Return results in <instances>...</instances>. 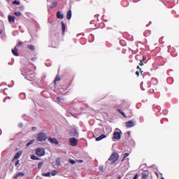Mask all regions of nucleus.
<instances>
[{
  "label": "nucleus",
  "instance_id": "23",
  "mask_svg": "<svg viewBox=\"0 0 179 179\" xmlns=\"http://www.w3.org/2000/svg\"><path fill=\"white\" fill-rule=\"evenodd\" d=\"M57 166H59L61 164V160L58 158L55 160Z\"/></svg>",
  "mask_w": 179,
  "mask_h": 179
},
{
  "label": "nucleus",
  "instance_id": "13",
  "mask_svg": "<svg viewBox=\"0 0 179 179\" xmlns=\"http://www.w3.org/2000/svg\"><path fill=\"white\" fill-rule=\"evenodd\" d=\"M105 138H106V136L104 134H101L99 137L96 138V141L99 142V141H101L102 139H104Z\"/></svg>",
  "mask_w": 179,
  "mask_h": 179
},
{
  "label": "nucleus",
  "instance_id": "30",
  "mask_svg": "<svg viewBox=\"0 0 179 179\" xmlns=\"http://www.w3.org/2000/svg\"><path fill=\"white\" fill-rule=\"evenodd\" d=\"M69 163H71V164H75V163H76V162L73 159H69Z\"/></svg>",
  "mask_w": 179,
  "mask_h": 179
},
{
  "label": "nucleus",
  "instance_id": "4",
  "mask_svg": "<svg viewBox=\"0 0 179 179\" xmlns=\"http://www.w3.org/2000/svg\"><path fill=\"white\" fill-rule=\"evenodd\" d=\"M36 154L37 156H39V157H41L45 155V150L44 148H38L36 149Z\"/></svg>",
  "mask_w": 179,
  "mask_h": 179
},
{
  "label": "nucleus",
  "instance_id": "20",
  "mask_svg": "<svg viewBox=\"0 0 179 179\" xmlns=\"http://www.w3.org/2000/svg\"><path fill=\"white\" fill-rule=\"evenodd\" d=\"M34 143V140H31L29 143H27V148H29L30 145H33Z\"/></svg>",
  "mask_w": 179,
  "mask_h": 179
},
{
  "label": "nucleus",
  "instance_id": "26",
  "mask_svg": "<svg viewBox=\"0 0 179 179\" xmlns=\"http://www.w3.org/2000/svg\"><path fill=\"white\" fill-rule=\"evenodd\" d=\"M150 35V31H145L144 32V36H145V37H148V36Z\"/></svg>",
  "mask_w": 179,
  "mask_h": 179
},
{
  "label": "nucleus",
  "instance_id": "19",
  "mask_svg": "<svg viewBox=\"0 0 179 179\" xmlns=\"http://www.w3.org/2000/svg\"><path fill=\"white\" fill-rule=\"evenodd\" d=\"M27 48H29V50H31V51H34L35 50L34 45H28Z\"/></svg>",
  "mask_w": 179,
  "mask_h": 179
},
{
  "label": "nucleus",
  "instance_id": "24",
  "mask_svg": "<svg viewBox=\"0 0 179 179\" xmlns=\"http://www.w3.org/2000/svg\"><path fill=\"white\" fill-rule=\"evenodd\" d=\"M142 179H147L148 178V174L143 173H142V176H141Z\"/></svg>",
  "mask_w": 179,
  "mask_h": 179
},
{
  "label": "nucleus",
  "instance_id": "44",
  "mask_svg": "<svg viewBox=\"0 0 179 179\" xmlns=\"http://www.w3.org/2000/svg\"><path fill=\"white\" fill-rule=\"evenodd\" d=\"M31 61H36V57L32 58Z\"/></svg>",
  "mask_w": 179,
  "mask_h": 179
},
{
  "label": "nucleus",
  "instance_id": "49",
  "mask_svg": "<svg viewBox=\"0 0 179 179\" xmlns=\"http://www.w3.org/2000/svg\"><path fill=\"white\" fill-rule=\"evenodd\" d=\"M142 90H145V88H142Z\"/></svg>",
  "mask_w": 179,
  "mask_h": 179
},
{
  "label": "nucleus",
  "instance_id": "12",
  "mask_svg": "<svg viewBox=\"0 0 179 179\" xmlns=\"http://www.w3.org/2000/svg\"><path fill=\"white\" fill-rule=\"evenodd\" d=\"M66 17H67L68 20H71V18L72 17V10H69L67 12Z\"/></svg>",
  "mask_w": 179,
  "mask_h": 179
},
{
  "label": "nucleus",
  "instance_id": "5",
  "mask_svg": "<svg viewBox=\"0 0 179 179\" xmlns=\"http://www.w3.org/2000/svg\"><path fill=\"white\" fill-rule=\"evenodd\" d=\"M69 143L71 146H77L78 145V139L75 138H69Z\"/></svg>",
  "mask_w": 179,
  "mask_h": 179
},
{
  "label": "nucleus",
  "instance_id": "38",
  "mask_svg": "<svg viewBox=\"0 0 179 179\" xmlns=\"http://www.w3.org/2000/svg\"><path fill=\"white\" fill-rule=\"evenodd\" d=\"M18 126L20 127V128H22L23 127V124L20 123Z\"/></svg>",
  "mask_w": 179,
  "mask_h": 179
},
{
  "label": "nucleus",
  "instance_id": "25",
  "mask_svg": "<svg viewBox=\"0 0 179 179\" xmlns=\"http://www.w3.org/2000/svg\"><path fill=\"white\" fill-rule=\"evenodd\" d=\"M117 111H119V113H120V114H122V115H123V117H124V118H127V115L124 114V112H122V110L118 109Z\"/></svg>",
  "mask_w": 179,
  "mask_h": 179
},
{
  "label": "nucleus",
  "instance_id": "3",
  "mask_svg": "<svg viewBox=\"0 0 179 179\" xmlns=\"http://www.w3.org/2000/svg\"><path fill=\"white\" fill-rule=\"evenodd\" d=\"M113 139H116V141H120V139H121V130H120V129H115L113 134Z\"/></svg>",
  "mask_w": 179,
  "mask_h": 179
},
{
  "label": "nucleus",
  "instance_id": "50",
  "mask_svg": "<svg viewBox=\"0 0 179 179\" xmlns=\"http://www.w3.org/2000/svg\"><path fill=\"white\" fill-rule=\"evenodd\" d=\"M3 101L5 102V101H6V99H4Z\"/></svg>",
  "mask_w": 179,
  "mask_h": 179
},
{
  "label": "nucleus",
  "instance_id": "48",
  "mask_svg": "<svg viewBox=\"0 0 179 179\" xmlns=\"http://www.w3.org/2000/svg\"><path fill=\"white\" fill-rule=\"evenodd\" d=\"M137 69H139V66H137Z\"/></svg>",
  "mask_w": 179,
  "mask_h": 179
},
{
  "label": "nucleus",
  "instance_id": "8",
  "mask_svg": "<svg viewBox=\"0 0 179 179\" xmlns=\"http://www.w3.org/2000/svg\"><path fill=\"white\" fill-rule=\"evenodd\" d=\"M126 127L127 128H132V127H135V123L132 120L128 121L126 122Z\"/></svg>",
  "mask_w": 179,
  "mask_h": 179
},
{
  "label": "nucleus",
  "instance_id": "28",
  "mask_svg": "<svg viewBox=\"0 0 179 179\" xmlns=\"http://www.w3.org/2000/svg\"><path fill=\"white\" fill-rule=\"evenodd\" d=\"M57 80H61V77H59V76H57L54 82L55 83L57 81Z\"/></svg>",
  "mask_w": 179,
  "mask_h": 179
},
{
  "label": "nucleus",
  "instance_id": "7",
  "mask_svg": "<svg viewBox=\"0 0 179 179\" xmlns=\"http://www.w3.org/2000/svg\"><path fill=\"white\" fill-rule=\"evenodd\" d=\"M48 141L50 143L54 145H58L59 143L58 140H57L55 138H48Z\"/></svg>",
  "mask_w": 179,
  "mask_h": 179
},
{
  "label": "nucleus",
  "instance_id": "42",
  "mask_svg": "<svg viewBox=\"0 0 179 179\" xmlns=\"http://www.w3.org/2000/svg\"><path fill=\"white\" fill-rule=\"evenodd\" d=\"M25 79H27L28 80H31L29 78V74L27 76V77L25 78Z\"/></svg>",
  "mask_w": 179,
  "mask_h": 179
},
{
  "label": "nucleus",
  "instance_id": "14",
  "mask_svg": "<svg viewBox=\"0 0 179 179\" xmlns=\"http://www.w3.org/2000/svg\"><path fill=\"white\" fill-rule=\"evenodd\" d=\"M56 101H57L59 104H62V103H64V99H61L59 96H57Z\"/></svg>",
  "mask_w": 179,
  "mask_h": 179
},
{
  "label": "nucleus",
  "instance_id": "21",
  "mask_svg": "<svg viewBox=\"0 0 179 179\" xmlns=\"http://www.w3.org/2000/svg\"><path fill=\"white\" fill-rule=\"evenodd\" d=\"M128 156H129V153H128V152L124 153V157L122 159V162H124V160H125V159H127V157H128Z\"/></svg>",
  "mask_w": 179,
  "mask_h": 179
},
{
  "label": "nucleus",
  "instance_id": "22",
  "mask_svg": "<svg viewBox=\"0 0 179 179\" xmlns=\"http://www.w3.org/2000/svg\"><path fill=\"white\" fill-rule=\"evenodd\" d=\"M42 176H43L44 177H50V176H51V172H48L46 173H42Z\"/></svg>",
  "mask_w": 179,
  "mask_h": 179
},
{
  "label": "nucleus",
  "instance_id": "15",
  "mask_svg": "<svg viewBox=\"0 0 179 179\" xmlns=\"http://www.w3.org/2000/svg\"><path fill=\"white\" fill-rule=\"evenodd\" d=\"M8 22H10L11 23H15V17L12 15H8Z\"/></svg>",
  "mask_w": 179,
  "mask_h": 179
},
{
  "label": "nucleus",
  "instance_id": "11",
  "mask_svg": "<svg viewBox=\"0 0 179 179\" xmlns=\"http://www.w3.org/2000/svg\"><path fill=\"white\" fill-rule=\"evenodd\" d=\"M57 19H64V14L61 13V11H57Z\"/></svg>",
  "mask_w": 179,
  "mask_h": 179
},
{
  "label": "nucleus",
  "instance_id": "43",
  "mask_svg": "<svg viewBox=\"0 0 179 179\" xmlns=\"http://www.w3.org/2000/svg\"><path fill=\"white\" fill-rule=\"evenodd\" d=\"M136 75H137V76H139V71H136Z\"/></svg>",
  "mask_w": 179,
  "mask_h": 179
},
{
  "label": "nucleus",
  "instance_id": "53",
  "mask_svg": "<svg viewBox=\"0 0 179 179\" xmlns=\"http://www.w3.org/2000/svg\"><path fill=\"white\" fill-rule=\"evenodd\" d=\"M48 1H50V0H48Z\"/></svg>",
  "mask_w": 179,
  "mask_h": 179
},
{
  "label": "nucleus",
  "instance_id": "46",
  "mask_svg": "<svg viewBox=\"0 0 179 179\" xmlns=\"http://www.w3.org/2000/svg\"><path fill=\"white\" fill-rule=\"evenodd\" d=\"M117 178H118V179H121V176H118Z\"/></svg>",
  "mask_w": 179,
  "mask_h": 179
},
{
  "label": "nucleus",
  "instance_id": "31",
  "mask_svg": "<svg viewBox=\"0 0 179 179\" xmlns=\"http://www.w3.org/2000/svg\"><path fill=\"white\" fill-rule=\"evenodd\" d=\"M13 3L14 4V5H20V1H17V0H15L13 2Z\"/></svg>",
  "mask_w": 179,
  "mask_h": 179
},
{
  "label": "nucleus",
  "instance_id": "32",
  "mask_svg": "<svg viewBox=\"0 0 179 179\" xmlns=\"http://www.w3.org/2000/svg\"><path fill=\"white\" fill-rule=\"evenodd\" d=\"M15 16H22V13H20V12H15Z\"/></svg>",
  "mask_w": 179,
  "mask_h": 179
},
{
  "label": "nucleus",
  "instance_id": "47",
  "mask_svg": "<svg viewBox=\"0 0 179 179\" xmlns=\"http://www.w3.org/2000/svg\"><path fill=\"white\" fill-rule=\"evenodd\" d=\"M0 34H2V31L0 30Z\"/></svg>",
  "mask_w": 179,
  "mask_h": 179
},
{
  "label": "nucleus",
  "instance_id": "37",
  "mask_svg": "<svg viewBox=\"0 0 179 179\" xmlns=\"http://www.w3.org/2000/svg\"><path fill=\"white\" fill-rule=\"evenodd\" d=\"M139 65H141V66H143V62H142V60L140 61Z\"/></svg>",
  "mask_w": 179,
  "mask_h": 179
},
{
  "label": "nucleus",
  "instance_id": "29",
  "mask_svg": "<svg viewBox=\"0 0 179 179\" xmlns=\"http://www.w3.org/2000/svg\"><path fill=\"white\" fill-rule=\"evenodd\" d=\"M52 176H57V174H58V171L53 170L51 173Z\"/></svg>",
  "mask_w": 179,
  "mask_h": 179
},
{
  "label": "nucleus",
  "instance_id": "45",
  "mask_svg": "<svg viewBox=\"0 0 179 179\" xmlns=\"http://www.w3.org/2000/svg\"><path fill=\"white\" fill-rule=\"evenodd\" d=\"M33 78H34V75L31 76V79H33Z\"/></svg>",
  "mask_w": 179,
  "mask_h": 179
},
{
  "label": "nucleus",
  "instance_id": "17",
  "mask_svg": "<svg viewBox=\"0 0 179 179\" xmlns=\"http://www.w3.org/2000/svg\"><path fill=\"white\" fill-rule=\"evenodd\" d=\"M23 176H24V173L23 172H19L17 176H15V178H17V177H23Z\"/></svg>",
  "mask_w": 179,
  "mask_h": 179
},
{
  "label": "nucleus",
  "instance_id": "6",
  "mask_svg": "<svg viewBox=\"0 0 179 179\" xmlns=\"http://www.w3.org/2000/svg\"><path fill=\"white\" fill-rule=\"evenodd\" d=\"M71 136H79V132L78 131V129L73 128L70 131Z\"/></svg>",
  "mask_w": 179,
  "mask_h": 179
},
{
  "label": "nucleus",
  "instance_id": "10",
  "mask_svg": "<svg viewBox=\"0 0 179 179\" xmlns=\"http://www.w3.org/2000/svg\"><path fill=\"white\" fill-rule=\"evenodd\" d=\"M12 52L15 57H19V53H17V48L16 46L12 50Z\"/></svg>",
  "mask_w": 179,
  "mask_h": 179
},
{
  "label": "nucleus",
  "instance_id": "1",
  "mask_svg": "<svg viewBox=\"0 0 179 179\" xmlns=\"http://www.w3.org/2000/svg\"><path fill=\"white\" fill-rule=\"evenodd\" d=\"M36 139L38 142H44L45 141H47V134L43 132H40L37 135Z\"/></svg>",
  "mask_w": 179,
  "mask_h": 179
},
{
  "label": "nucleus",
  "instance_id": "18",
  "mask_svg": "<svg viewBox=\"0 0 179 179\" xmlns=\"http://www.w3.org/2000/svg\"><path fill=\"white\" fill-rule=\"evenodd\" d=\"M62 31L63 34L65 33V23L64 22H62Z\"/></svg>",
  "mask_w": 179,
  "mask_h": 179
},
{
  "label": "nucleus",
  "instance_id": "39",
  "mask_svg": "<svg viewBox=\"0 0 179 179\" xmlns=\"http://www.w3.org/2000/svg\"><path fill=\"white\" fill-rule=\"evenodd\" d=\"M36 129H37V127H32V131H36Z\"/></svg>",
  "mask_w": 179,
  "mask_h": 179
},
{
  "label": "nucleus",
  "instance_id": "33",
  "mask_svg": "<svg viewBox=\"0 0 179 179\" xmlns=\"http://www.w3.org/2000/svg\"><path fill=\"white\" fill-rule=\"evenodd\" d=\"M41 167H43V163L42 162L38 164V169H41Z\"/></svg>",
  "mask_w": 179,
  "mask_h": 179
},
{
  "label": "nucleus",
  "instance_id": "52",
  "mask_svg": "<svg viewBox=\"0 0 179 179\" xmlns=\"http://www.w3.org/2000/svg\"><path fill=\"white\" fill-rule=\"evenodd\" d=\"M162 179H164V178H162Z\"/></svg>",
  "mask_w": 179,
  "mask_h": 179
},
{
  "label": "nucleus",
  "instance_id": "34",
  "mask_svg": "<svg viewBox=\"0 0 179 179\" xmlns=\"http://www.w3.org/2000/svg\"><path fill=\"white\" fill-rule=\"evenodd\" d=\"M21 44H22V43L20 42V43H18V44L15 47L17 48L18 47H20Z\"/></svg>",
  "mask_w": 179,
  "mask_h": 179
},
{
  "label": "nucleus",
  "instance_id": "27",
  "mask_svg": "<svg viewBox=\"0 0 179 179\" xmlns=\"http://www.w3.org/2000/svg\"><path fill=\"white\" fill-rule=\"evenodd\" d=\"M31 159L32 160H38V157H37L36 155H31Z\"/></svg>",
  "mask_w": 179,
  "mask_h": 179
},
{
  "label": "nucleus",
  "instance_id": "41",
  "mask_svg": "<svg viewBox=\"0 0 179 179\" xmlns=\"http://www.w3.org/2000/svg\"><path fill=\"white\" fill-rule=\"evenodd\" d=\"M134 179H138V174H136Z\"/></svg>",
  "mask_w": 179,
  "mask_h": 179
},
{
  "label": "nucleus",
  "instance_id": "16",
  "mask_svg": "<svg viewBox=\"0 0 179 179\" xmlns=\"http://www.w3.org/2000/svg\"><path fill=\"white\" fill-rule=\"evenodd\" d=\"M57 5H58V3L55 1H54L52 2V4L50 5V8H55V6H57Z\"/></svg>",
  "mask_w": 179,
  "mask_h": 179
},
{
  "label": "nucleus",
  "instance_id": "36",
  "mask_svg": "<svg viewBox=\"0 0 179 179\" xmlns=\"http://www.w3.org/2000/svg\"><path fill=\"white\" fill-rule=\"evenodd\" d=\"M19 164V160H17L15 163V166H17Z\"/></svg>",
  "mask_w": 179,
  "mask_h": 179
},
{
  "label": "nucleus",
  "instance_id": "40",
  "mask_svg": "<svg viewBox=\"0 0 179 179\" xmlns=\"http://www.w3.org/2000/svg\"><path fill=\"white\" fill-rule=\"evenodd\" d=\"M141 89H143V83H141Z\"/></svg>",
  "mask_w": 179,
  "mask_h": 179
},
{
  "label": "nucleus",
  "instance_id": "35",
  "mask_svg": "<svg viewBox=\"0 0 179 179\" xmlns=\"http://www.w3.org/2000/svg\"><path fill=\"white\" fill-rule=\"evenodd\" d=\"M77 162L78 163H83V160L79 159V160H77Z\"/></svg>",
  "mask_w": 179,
  "mask_h": 179
},
{
  "label": "nucleus",
  "instance_id": "2",
  "mask_svg": "<svg viewBox=\"0 0 179 179\" xmlns=\"http://www.w3.org/2000/svg\"><path fill=\"white\" fill-rule=\"evenodd\" d=\"M118 159H120V155H118L117 153H113L109 157L108 160L109 162H112V163L114 164L118 161Z\"/></svg>",
  "mask_w": 179,
  "mask_h": 179
},
{
  "label": "nucleus",
  "instance_id": "51",
  "mask_svg": "<svg viewBox=\"0 0 179 179\" xmlns=\"http://www.w3.org/2000/svg\"><path fill=\"white\" fill-rule=\"evenodd\" d=\"M101 170H103V168H101Z\"/></svg>",
  "mask_w": 179,
  "mask_h": 179
},
{
  "label": "nucleus",
  "instance_id": "9",
  "mask_svg": "<svg viewBox=\"0 0 179 179\" xmlns=\"http://www.w3.org/2000/svg\"><path fill=\"white\" fill-rule=\"evenodd\" d=\"M22 154H23V151H19L17 153L15 154L13 160H16L19 159Z\"/></svg>",
  "mask_w": 179,
  "mask_h": 179
}]
</instances>
